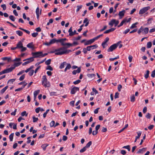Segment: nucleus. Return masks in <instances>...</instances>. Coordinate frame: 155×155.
I'll return each instance as SVG.
<instances>
[{
  "label": "nucleus",
  "instance_id": "obj_19",
  "mask_svg": "<svg viewBox=\"0 0 155 155\" xmlns=\"http://www.w3.org/2000/svg\"><path fill=\"white\" fill-rule=\"evenodd\" d=\"M68 32L69 33V35L70 36H72L74 35V33L72 31V27H71L68 31Z\"/></svg>",
  "mask_w": 155,
  "mask_h": 155
},
{
  "label": "nucleus",
  "instance_id": "obj_52",
  "mask_svg": "<svg viewBox=\"0 0 155 155\" xmlns=\"http://www.w3.org/2000/svg\"><path fill=\"white\" fill-rule=\"evenodd\" d=\"M144 150V151H145L146 148H143L142 149H139L138 151L137 152V153H142V152L143 150Z\"/></svg>",
  "mask_w": 155,
  "mask_h": 155
},
{
  "label": "nucleus",
  "instance_id": "obj_45",
  "mask_svg": "<svg viewBox=\"0 0 155 155\" xmlns=\"http://www.w3.org/2000/svg\"><path fill=\"white\" fill-rule=\"evenodd\" d=\"M22 62H18L17 63H15L14 65L12 67H15V68L16 67H18L21 64Z\"/></svg>",
  "mask_w": 155,
  "mask_h": 155
},
{
  "label": "nucleus",
  "instance_id": "obj_27",
  "mask_svg": "<svg viewBox=\"0 0 155 155\" xmlns=\"http://www.w3.org/2000/svg\"><path fill=\"white\" fill-rule=\"evenodd\" d=\"M8 86H7L6 87H5L3 89L1 90L0 91V93L1 94H3L5 92V91L6 90V89L8 88Z\"/></svg>",
  "mask_w": 155,
  "mask_h": 155
},
{
  "label": "nucleus",
  "instance_id": "obj_29",
  "mask_svg": "<svg viewBox=\"0 0 155 155\" xmlns=\"http://www.w3.org/2000/svg\"><path fill=\"white\" fill-rule=\"evenodd\" d=\"M149 72L150 71L149 70H147L146 71V72L144 74V77L145 78L147 79L148 77Z\"/></svg>",
  "mask_w": 155,
  "mask_h": 155
},
{
  "label": "nucleus",
  "instance_id": "obj_30",
  "mask_svg": "<svg viewBox=\"0 0 155 155\" xmlns=\"http://www.w3.org/2000/svg\"><path fill=\"white\" fill-rule=\"evenodd\" d=\"M71 67V64H67V67L65 69L64 71L66 72L67 70L69 69Z\"/></svg>",
  "mask_w": 155,
  "mask_h": 155
},
{
  "label": "nucleus",
  "instance_id": "obj_3",
  "mask_svg": "<svg viewBox=\"0 0 155 155\" xmlns=\"http://www.w3.org/2000/svg\"><path fill=\"white\" fill-rule=\"evenodd\" d=\"M118 21L116 20L115 19H112L109 23V25L112 27L114 24H115V26H116L119 24Z\"/></svg>",
  "mask_w": 155,
  "mask_h": 155
},
{
  "label": "nucleus",
  "instance_id": "obj_33",
  "mask_svg": "<svg viewBox=\"0 0 155 155\" xmlns=\"http://www.w3.org/2000/svg\"><path fill=\"white\" fill-rule=\"evenodd\" d=\"M137 136L136 137V139H138L140 138L141 134L142 132L141 131H139L138 132H137Z\"/></svg>",
  "mask_w": 155,
  "mask_h": 155
},
{
  "label": "nucleus",
  "instance_id": "obj_23",
  "mask_svg": "<svg viewBox=\"0 0 155 155\" xmlns=\"http://www.w3.org/2000/svg\"><path fill=\"white\" fill-rule=\"evenodd\" d=\"M149 31V28H145L143 29V33L144 34L148 33Z\"/></svg>",
  "mask_w": 155,
  "mask_h": 155
},
{
  "label": "nucleus",
  "instance_id": "obj_42",
  "mask_svg": "<svg viewBox=\"0 0 155 155\" xmlns=\"http://www.w3.org/2000/svg\"><path fill=\"white\" fill-rule=\"evenodd\" d=\"M87 76L88 77L91 78H92L93 77H94L95 76L94 74H87Z\"/></svg>",
  "mask_w": 155,
  "mask_h": 155
},
{
  "label": "nucleus",
  "instance_id": "obj_59",
  "mask_svg": "<svg viewBox=\"0 0 155 155\" xmlns=\"http://www.w3.org/2000/svg\"><path fill=\"white\" fill-rule=\"evenodd\" d=\"M25 74L22 75L19 78V80L20 81H22L25 78Z\"/></svg>",
  "mask_w": 155,
  "mask_h": 155
},
{
  "label": "nucleus",
  "instance_id": "obj_51",
  "mask_svg": "<svg viewBox=\"0 0 155 155\" xmlns=\"http://www.w3.org/2000/svg\"><path fill=\"white\" fill-rule=\"evenodd\" d=\"M33 118V122H35L38 120V117H35V116H33L32 117Z\"/></svg>",
  "mask_w": 155,
  "mask_h": 155
},
{
  "label": "nucleus",
  "instance_id": "obj_22",
  "mask_svg": "<svg viewBox=\"0 0 155 155\" xmlns=\"http://www.w3.org/2000/svg\"><path fill=\"white\" fill-rule=\"evenodd\" d=\"M58 40H56L55 38H54L51 40L50 41V43L51 44V45L54 43H55V42H58Z\"/></svg>",
  "mask_w": 155,
  "mask_h": 155
},
{
  "label": "nucleus",
  "instance_id": "obj_26",
  "mask_svg": "<svg viewBox=\"0 0 155 155\" xmlns=\"http://www.w3.org/2000/svg\"><path fill=\"white\" fill-rule=\"evenodd\" d=\"M48 146V144L47 143H45L42 144L41 147L44 150H45L46 149V147Z\"/></svg>",
  "mask_w": 155,
  "mask_h": 155
},
{
  "label": "nucleus",
  "instance_id": "obj_56",
  "mask_svg": "<svg viewBox=\"0 0 155 155\" xmlns=\"http://www.w3.org/2000/svg\"><path fill=\"white\" fill-rule=\"evenodd\" d=\"M46 70H50V71H52L53 68L50 65H48L46 68Z\"/></svg>",
  "mask_w": 155,
  "mask_h": 155
},
{
  "label": "nucleus",
  "instance_id": "obj_16",
  "mask_svg": "<svg viewBox=\"0 0 155 155\" xmlns=\"http://www.w3.org/2000/svg\"><path fill=\"white\" fill-rule=\"evenodd\" d=\"M89 20L87 18H85L83 21L84 23H85V26H87L89 24Z\"/></svg>",
  "mask_w": 155,
  "mask_h": 155
},
{
  "label": "nucleus",
  "instance_id": "obj_17",
  "mask_svg": "<svg viewBox=\"0 0 155 155\" xmlns=\"http://www.w3.org/2000/svg\"><path fill=\"white\" fill-rule=\"evenodd\" d=\"M115 28H112L106 30L104 32V34L108 33L110 32L114 31L115 30Z\"/></svg>",
  "mask_w": 155,
  "mask_h": 155
},
{
  "label": "nucleus",
  "instance_id": "obj_54",
  "mask_svg": "<svg viewBox=\"0 0 155 155\" xmlns=\"http://www.w3.org/2000/svg\"><path fill=\"white\" fill-rule=\"evenodd\" d=\"M151 115L149 113L147 114L146 117L147 119H150L151 117Z\"/></svg>",
  "mask_w": 155,
  "mask_h": 155
},
{
  "label": "nucleus",
  "instance_id": "obj_53",
  "mask_svg": "<svg viewBox=\"0 0 155 155\" xmlns=\"http://www.w3.org/2000/svg\"><path fill=\"white\" fill-rule=\"evenodd\" d=\"M123 148L127 149L128 151H130V147L129 145L124 146L123 147Z\"/></svg>",
  "mask_w": 155,
  "mask_h": 155
},
{
  "label": "nucleus",
  "instance_id": "obj_18",
  "mask_svg": "<svg viewBox=\"0 0 155 155\" xmlns=\"http://www.w3.org/2000/svg\"><path fill=\"white\" fill-rule=\"evenodd\" d=\"M93 43V42L92 39H91L90 40H89L86 41L84 43V45H88L91 44Z\"/></svg>",
  "mask_w": 155,
  "mask_h": 155
},
{
  "label": "nucleus",
  "instance_id": "obj_60",
  "mask_svg": "<svg viewBox=\"0 0 155 155\" xmlns=\"http://www.w3.org/2000/svg\"><path fill=\"white\" fill-rule=\"evenodd\" d=\"M143 28H142V27H141L139 29V30L138 31V34H140L141 32H143Z\"/></svg>",
  "mask_w": 155,
  "mask_h": 155
},
{
  "label": "nucleus",
  "instance_id": "obj_7",
  "mask_svg": "<svg viewBox=\"0 0 155 155\" xmlns=\"http://www.w3.org/2000/svg\"><path fill=\"white\" fill-rule=\"evenodd\" d=\"M41 54H42V52L38 51L35 52H32V55L34 56L33 58H36L41 57Z\"/></svg>",
  "mask_w": 155,
  "mask_h": 155
},
{
  "label": "nucleus",
  "instance_id": "obj_12",
  "mask_svg": "<svg viewBox=\"0 0 155 155\" xmlns=\"http://www.w3.org/2000/svg\"><path fill=\"white\" fill-rule=\"evenodd\" d=\"M27 46L29 48H31L32 50L34 49V45H33V43L32 42H31L28 44L27 45Z\"/></svg>",
  "mask_w": 155,
  "mask_h": 155
},
{
  "label": "nucleus",
  "instance_id": "obj_50",
  "mask_svg": "<svg viewBox=\"0 0 155 155\" xmlns=\"http://www.w3.org/2000/svg\"><path fill=\"white\" fill-rule=\"evenodd\" d=\"M58 42H60L61 43V45L63 46H65V43H64V41H62L60 39H59L58 40Z\"/></svg>",
  "mask_w": 155,
  "mask_h": 155
},
{
  "label": "nucleus",
  "instance_id": "obj_21",
  "mask_svg": "<svg viewBox=\"0 0 155 155\" xmlns=\"http://www.w3.org/2000/svg\"><path fill=\"white\" fill-rule=\"evenodd\" d=\"M48 80L46 78V76L45 75H44L43 76L42 80V84H43L46 81Z\"/></svg>",
  "mask_w": 155,
  "mask_h": 155
},
{
  "label": "nucleus",
  "instance_id": "obj_5",
  "mask_svg": "<svg viewBox=\"0 0 155 155\" xmlns=\"http://www.w3.org/2000/svg\"><path fill=\"white\" fill-rule=\"evenodd\" d=\"M22 84H23L22 87H21L16 89L15 90V91H19L21 90L23 88L25 87V86L27 84V83L24 81L22 82H20L18 84L19 85H21Z\"/></svg>",
  "mask_w": 155,
  "mask_h": 155
},
{
  "label": "nucleus",
  "instance_id": "obj_1",
  "mask_svg": "<svg viewBox=\"0 0 155 155\" xmlns=\"http://www.w3.org/2000/svg\"><path fill=\"white\" fill-rule=\"evenodd\" d=\"M65 46L67 47L65 48L64 47H61L56 49L53 52H55V54L57 55H61L63 54H66L71 51V50H67L66 48H68L70 46H72L73 44L70 43H65Z\"/></svg>",
  "mask_w": 155,
  "mask_h": 155
},
{
  "label": "nucleus",
  "instance_id": "obj_40",
  "mask_svg": "<svg viewBox=\"0 0 155 155\" xmlns=\"http://www.w3.org/2000/svg\"><path fill=\"white\" fill-rule=\"evenodd\" d=\"M9 19L12 21H15V18L13 15H10L9 17Z\"/></svg>",
  "mask_w": 155,
  "mask_h": 155
},
{
  "label": "nucleus",
  "instance_id": "obj_44",
  "mask_svg": "<svg viewBox=\"0 0 155 155\" xmlns=\"http://www.w3.org/2000/svg\"><path fill=\"white\" fill-rule=\"evenodd\" d=\"M82 5H78L77 7V9L76 10V12H78L79 11V10L82 8Z\"/></svg>",
  "mask_w": 155,
  "mask_h": 155
},
{
  "label": "nucleus",
  "instance_id": "obj_58",
  "mask_svg": "<svg viewBox=\"0 0 155 155\" xmlns=\"http://www.w3.org/2000/svg\"><path fill=\"white\" fill-rule=\"evenodd\" d=\"M38 33L37 32H35L32 34L31 35L33 37H36L38 35Z\"/></svg>",
  "mask_w": 155,
  "mask_h": 155
},
{
  "label": "nucleus",
  "instance_id": "obj_57",
  "mask_svg": "<svg viewBox=\"0 0 155 155\" xmlns=\"http://www.w3.org/2000/svg\"><path fill=\"white\" fill-rule=\"evenodd\" d=\"M119 58V57L118 56L117 57H115V58H110L109 59V60L110 61H114L115 60H116V59H117Z\"/></svg>",
  "mask_w": 155,
  "mask_h": 155
},
{
  "label": "nucleus",
  "instance_id": "obj_15",
  "mask_svg": "<svg viewBox=\"0 0 155 155\" xmlns=\"http://www.w3.org/2000/svg\"><path fill=\"white\" fill-rule=\"evenodd\" d=\"M81 71V68H78L76 70H74L72 71V74L74 75H75L77 73H79Z\"/></svg>",
  "mask_w": 155,
  "mask_h": 155
},
{
  "label": "nucleus",
  "instance_id": "obj_14",
  "mask_svg": "<svg viewBox=\"0 0 155 155\" xmlns=\"http://www.w3.org/2000/svg\"><path fill=\"white\" fill-rule=\"evenodd\" d=\"M23 44L21 41H19L16 45V48L17 49H20L23 47Z\"/></svg>",
  "mask_w": 155,
  "mask_h": 155
},
{
  "label": "nucleus",
  "instance_id": "obj_62",
  "mask_svg": "<svg viewBox=\"0 0 155 155\" xmlns=\"http://www.w3.org/2000/svg\"><path fill=\"white\" fill-rule=\"evenodd\" d=\"M81 82V80H78L77 81L74 82L73 83L74 84H79Z\"/></svg>",
  "mask_w": 155,
  "mask_h": 155
},
{
  "label": "nucleus",
  "instance_id": "obj_20",
  "mask_svg": "<svg viewBox=\"0 0 155 155\" xmlns=\"http://www.w3.org/2000/svg\"><path fill=\"white\" fill-rule=\"evenodd\" d=\"M125 12V11L124 10L120 11L118 13V15L122 18L124 16Z\"/></svg>",
  "mask_w": 155,
  "mask_h": 155
},
{
  "label": "nucleus",
  "instance_id": "obj_55",
  "mask_svg": "<svg viewBox=\"0 0 155 155\" xmlns=\"http://www.w3.org/2000/svg\"><path fill=\"white\" fill-rule=\"evenodd\" d=\"M86 148L84 147L80 150V152L81 153H83L86 150Z\"/></svg>",
  "mask_w": 155,
  "mask_h": 155
},
{
  "label": "nucleus",
  "instance_id": "obj_61",
  "mask_svg": "<svg viewBox=\"0 0 155 155\" xmlns=\"http://www.w3.org/2000/svg\"><path fill=\"white\" fill-rule=\"evenodd\" d=\"M122 88V86L121 85L119 84L118 86L117 87V89L118 90V91H121V89Z\"/></svg>",
  "mask_w": 155,
  "mask_h": 155
},
{
  "label": "nucleus",
  "instance_id": "obj_43",
  "mask_svg": "<svg viewBox=\"0 0 155 155\" xmlns=\"http://www.w3.org/2000/svg\"><path fill=\"white\" fill-rule=\"evenodd\" d=\"M51 59H49L45 62V63L46 65H49L51 64Z\"/></svg>",
  "mask_w": 155,
  "mask_h": 155
},
{
  "label": "nucleus",
  "instance_id": "obj_8",
  "mask_svg": "<svg viewBox=\"0 0 155 155\" xmlns=\"http://www.w3.org/2000/svg\"><path fill=\"white\" fill-rule=\"evenodd\" d=\"M109 40V38L108 37L106 38L103 42L102 44V46L103 48H105L106 46H107V42Z\"/></svg>",
  "mask_w": 155,
  "mask_h": 155
},
{
  "label": "nucleus",
  "instance_id": "obj_32",
  "mask_svg": "<svg viewBox=\"0 0 155 155\" xmlns=\"http://www.w3.org/2000/svg\"><path fill=\"white\" fill-rule=\"evenodd\" d=\"M15 68V67L11 66L10 68H7L8 72L12 71Z\"/></svg>",
  "mask_w": 155,
  "mask_h": 155
},
{
  "label": "nucleus",
  "instance_id": "obj_64",
  "mask_svg": "<svg viewBox=\"0 0 155 155\" xmlns=\"http://www.w3.org/2000/svg\"><path fill=\"white\" fill-rule=\"evenodd\" d=\"M1 7L3 8V10H5L6 8V5L5 4H3L1 5Z\"/></svg>",
  "mask_w": 155,
  "mask_h": 155
},
{
  "label": "nucleus",
  "instance_id": "obj_10",
  "mask_svg": "<svg viewBox=\"0 0 155 155\" xmlns=\"http://www.w3.org/2000/svg\"><path fill=\"white\" fill-rule=\"evenodd\" d=\"M79 90V88L75 87H74L71 90V94H74L76 92Z\"/></svg>",
  "mask_w": 155,
  "mask_h": 155
},
{
  "label": "nucleus",
  "instance_id": "obj_34",
  "mask_svg": "<svg viewBox=\"0 0 155 155\" xmlns=\"http://www.w3.org/2000/svg\"><path fill=\"white\" fill-rule=\"evenodd\" d=\"M19 28L20 29L24 31L26 33L28 34H29L30 33V32L29 31H28V30H27L24 29L22 28Z\"/></svg>",
  "mask_w": 155,
  "mask_h": 155
},
{
  "label": "nucleus",
  "instance_id": "obj_37",
  "mask_svg": "<svg viewBox=\"0 0 155 155\" xmlns=\"http://www.w3.org/2000/svg\"><path fill=\"white\" fill-rule=\"evenodd\" d=\"M55 121L54 120H52L51 121V122L50 124V126L51 127H54V124H55Z\"/></svg>",
  "mask_w": 155,
  "mask_h": 155
},
{
  "label": "nucleus",
  "instance_id": "obj_28",
  "mask_svg": "<svg viewBox=\"0 0 155 155\" xmlns=\"http://www.w3.org/2000/svg\"><path fill=\"white\" fill-rule=\"evenodd\" d=\"M11 58L10 57H5L2 58V59L3 61L7 60L8 62L9 61L11 60Z\"/></svg>",
  "mask_w": 155,
  "mask_h": 155
},
{
  "label": "nucleus",
  "instance_id": "obj_13",
  "mask_svg": "<svg viewBox=\"0 0 155 155\" xmlns=\"http://www.w3.org/2000/svg\"><path fill=\"white\" fill-rule=\"evenodd\" d=\"M45 87H49L50 86V82L48 81H46L43 84H42Z\"/></svg>",
  "mask_w": 155,
  "mask_h": 155
},
{
  "label": "nucleus",
  "instance_id": "obj_39",
  "mask_svg": "<svg viewBox=\"0 0 155 155\" xmlns=\"http://www.w3.org/2000/svg\"><path fill=\"white\" fill-rule=\"evenodd\" d=\"M147 48H150L152 46V43L151 42H148L147 44Z\"/></svg>",
  "mask_w": 155,
  "mask_h": 155
},
{
  "label": "nucleus",
  "instance_id": "obj_2",
  "mask_svg": "<svg viewBox=\"0 0 155 155\" xmlns=\"http://www.w3.org/2000/svg\"><path fill=\"white\" fill-rule=\"evenodd\" d=\"M121 43V41H119L116 44H114L111 45L107 49L108 52L112 51L114 50H115L118 46L119 44Z\"/></svg>",
  "mask_w": 155,
  "mask_h": 155
},
{
  "label": "nucleus",
  "instance_id": "obj_31",
  "mask_svg": "<svg viewBox=\"0 0 155 155\" xmlns=\"http://www.w3.org/2000/svg\"><path fill=\"white\" fill-rule=\"evenodd\" d=\"M16 33L19 36H21L22 35L23 33L20 31H16Z\"/></svg>",
  "mask_w": 155,
  "mask_h": 155
},
{
  "label": "nucleus",
  "instance_id": "obj_4",
  "mask_svg": "<svg viewBox=\"0 0 155 155\" xmlns=\"http://www.w3.org/2000/svg\"><path fill=\"white\" fill-rule=\"evenodd\" d=\"M34 61V58L33 57H31L30 58L25 59L23 60V61H26V62H24L22 64V65L23 66L27 64H28L31 62L33 61Z\"/></svg>",
  "mask_w": 155,
  "mask_h": 155
},
{
  "label": "nucleus",
  "instance_id": "obj_49",
  "mask_svg": "<svg viewBox=\"0 0 155 155\" xmlns=\"http://www.w3.org/2000/svg\"><path fill=\"white\" fill-rule=\"evenodd\" d=\"M40 90H38L34 91V96H37V95L39 93Z\"/></svg>",
  "mask_w": 155,
  "mask_h": 155
},
{
  "label": "nucleus",
  "instance_id": "obj_35",
  "mask_svg": "<svg viewBox=\"0 0 155 155\" xmlns=\"http://www.w3.org/2000/svg\"><path fill=\"white\" fill-rule=\"evenodd\" d=\"M92 144V142L90 141L87 144L86 146L85 147L86 148H89Z\"/></svg>",
  "mask_w": 155,
  "mask_h": 155
},
{
  "label": "nucleus",
  "instance_id": "obj_38",
  "mask_svg": "<svg viewBox=\"0 0 155 155\" xmlns=\"http://www.w3.org/2000/svg\"><path fill=\"white\" fill-rule=\"evenodd\" d=\"M14 134V133L11 134L9 136V137L10 141H12L13 138Z\"/></svg>",
  "mask_w": 155,
  "mask_h": 155
},
{
  "label": "nucleus",
  "instance_id": "obj_41",
  "mask_svg": "<svg viewBox=\"0 0 155 155\" xmlns=\"http://www.w3.org/2000/svg\"><path fill=\"white\" fill-rule=\"evenodd\" d=\"M66 62H64L63 63H61L60 65V68L61 69H62L64 68V65L66 64Z\"/></svg>",
  "mask_w": 155,
  "mask_h": 155
},
{
  "label": "nucleus",
  "instance_id": "obj_6",
  "mask_svg": "<svg viewBox=\"0 0 155 155\" xmlns=\"http://www.w3.org/2000/svg\"><path fill=\"white\" fill-rule=\"evenodd\" d=\"M150 8V6L145 7L140 10L139 12V14L140 15L143 14L146 12Z\"/></svg>",
  "mask_w": 155,
  "mask_h": 155
},
{
  "label": "nucleus",
  "instance_id": "obj_11",
  "mask_svg": "<svg viewBox=\"0 0 155 155\" xmlns=\"http://www.w3.org/2000/svg\"><path fill=\"white\" fill-rule=\"evenodd\" d=\"M97 45H91L87 47L88 51H90L91 49H93L94 48H96L97 47Z\"/></svg>",
  "mask_w": 155,
  "mask_h": 155
},
{
  "label": "nucleus",
  "instance_id": "obj_46",
  "mask_svg": "<svg viewBox=\"0 0 155 155\" xmlns=\"http://www.w3.org/2000/svg\"><path fill=\"white\" fill-rule=\"evenodd\" d=\"M135 100V97L134 95L130 97V101L132 102H134Z\"/></svg>",
  "mask_w": 155,
  "mask_h": 155
},
{
  "label": "nucleus",
  "instance_id": "obj_9",
  "mask_svg": "<svg viewBox=\"0 0 155 155\" xmlns=\"http://www.w3.org/2000/svg\"><path fill=\"white\" fill-rule=\"evenodd\" d=\"M35 12L37 15V18L38 19H39L40 15L41 14V9L40 10L39 7H38L36 9Z\"/></svg>",
  "mask_w": 155,
  "mask_h": 155
},
{
  "label": "nucleus",
  "instance_id": "obj_63",
  "mask_svg": "<svg viewBox=\"0 0 155 155\" xmlns=\"http://www.w3.org/2000/svg\"><path fill=\"white\" fill-rule=\"evenodd\" d=\"M155 76V70H154L152 71L151 74V76L153 78H154Z\"/></svg>",
  "mask_w": 155,
  "mask_h": 155
},
{
  "label": "nucleus",
  "instance_id": "obj_48",
  "mask_svg": "<svg viewBox=\"0 0 155 155\" xmlns=\"http://www.w3.org/2000/svg\"><path fill=\"white\" fill-rule=\"evenodd\" d=\"M34 72V71L33 70H31L28 73V74L30 76H32Z\"/></svg>",
  "mask_w": 155,
  "mask_h": 155
},
{
  "label": "nucleus",
  "instance_id": "obj_24",
  "mask_svg": "<svg viewBox=\"0 0 155 155\" xmlns=\"http://www.w3.org/2000/svg\"><path fill=\"white\" fill-rule=\"evenodd\" d=\"M127 21V19H124V20H122V21L121 22V23H120V25H119L118 26V27H121V26H122L123 25V24L125 23V22H126V21Z\"/></svg>",
  "mask_w": 155,
  "mask_h": 155
},
{
  "label": "nucleus",
  "instance_id": "obj_47",
  "mask_svg": "<svg viewBox=\"0 0 155 155\" xmlns=\"http://www.w3.org/2000/svg\"><path fill=\"white\" fill-rule=\"evenodd\" d=\"M21 115L23 117L25 115L27 116L28 115V114H26V111H24L21 113Z\"/></svg>",
  "mask_w": 155,
  "mask_h": 155
},
{
  "label": "nucleus",
  "instance_id": "obj_36",
  "mask_svg": "<svg viewBox=\"0 0 155 155\" xmlns=\"http://www.w3.org/2000/svg\"><path fill=\"white\" fill-rule=\"evenodd\" d=\"M138 24L137 22H136L135 23L133 24L130 27V29H133V28H136L137 27L136 26V25H137Z\"/></svg>",
  "mask_w": 155,
  "mask_h": 155
},
{
  "label": "nucleus",
  "instance_id": "obj_25",
  "mask_svg": "<svg viewBox=\"0 0 155 155\" xmlns=\"http://www.w3.org/2000/svg\"><path fill=\"white\" fill-rule=\"evenodd\" d=\"M153 20V18H149L147 21V23L146 24L147 25H148L150 24H151L152 23V21Z\"/></svg>",
  "mask_w": 155,
  "mask_h": 155
}]
</instances>
